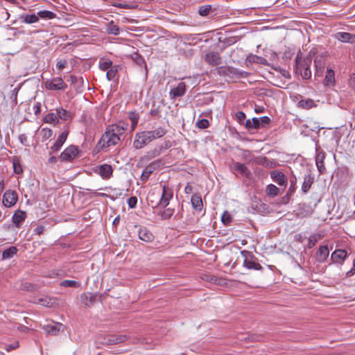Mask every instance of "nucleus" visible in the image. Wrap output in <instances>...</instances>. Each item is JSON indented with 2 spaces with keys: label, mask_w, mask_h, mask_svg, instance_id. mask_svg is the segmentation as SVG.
Masks as SVG:
<instances>
[{
  "label": "nucleus",
  "mask_w": 355,
  "mask_h": 355,
  "mask_svg": "<svg viewBox=\"0 0 355 355\" xmlns=\"http://www.w3.org/2000/svg\"><path fill=\"white\" fill-rule=\"evenodd\" d=\"M139 238L145 242H151L154 240V235L146 229H140Z\"/></svg>",
  "instance_id": "nucleus-32"
},
{
  "label": "nucleus",
  "mask_w": 355,
  "mask_h": 355,
  "mask_svg": "<svg viewBox=\"0 0 355 355\" xmlns=\"http://www.w3.org/2000/svg\"><path fill=\"white\" fill-rule=\"evenodd\" d=\"M215 70L219 76L227 77L230 79L246 78L249 75L248 72L230 66L218 67Z\"/></svg>",
  "instance_id": "nucleus-2"
},
{
  "label": "nucleus",
  "mask_w": 355,
  "mask_h": 355,
  "mask_svg": "<svg viewBox=\"0 0 355 355\" xmlns=\"http://www.w3.org/2000/svg\"><path fill=\"white\" fill-rule=\"evenodd\" d=\"M336 37L342 42L355 43V35L349 33L339 32Z\"/></svg>",
  "instance_id": "nucleus-27"
},
{
  "label": "nucleus",
  "mask_w": 355,
  "mask_h": 355,
  "mask_svg": "<svg viewBox=\"0 0 355 355\" xmlns=\"http://www.w3.org/2000/svg\"><path fill=\"white\" fill-rule=\"evenodd\" d=\"M131 57L133 61L139 67H142L144 64H146L144 58L139 53H135L132 54Z\"/></svg>",
  "instance_id": "nucleus-50"
},
{
  "label": "nucleus",
  "mask_w": 355,
  "mask_h": 355,
  "mask_svg": "<svg viewBox=\"0 0 355 355\" xmlns=\"http://www.w3.org/2000/svg\"><path fill=\"white\" fill-rule=\"evenodd\" d=\"M60 285L64 287H78L80 283L73 280H64L60 283Z\"/></svg>",
  "instance_id": "nucleus-52"
},
{
  "label": "nucleus",
  "mask_w": 355,
  "mask_h": 355,
  "mask_svg": "<svg viewBox=\"0 0 355 355\" xmlns=\"http://www.w3.org/2000/svg\"><path fill=\"white\" fill-rule=\"evenodd\" d=\"M112 6L117 7V8H124V9H133L137 7V6H133V5L127 4V3H112Z\"/></svg>",
  "instance_id": "nucleus-58"
},
{
  "label": "nucleus",
  "mask_w": 355,
  "mask_h": 355,
  "mask_svg": "<svg viewBox=\"0 0 355 355\" xmlns=\"http://www.w3.org/2000/svg\"><path fill=\"white\" fill-rule=\"evenodd\" d=\"M81 302L87 306H90L94 304L96 300V294L83 293L80 295Z\"/></svg>",
  "instance_id": "nucleus-28"
},
{
  "label": "nucleus",
  "mask_w": 355,
  "mask_h": 355,
  "mask_svg": "<svg viewBox=\"0 0 355 355\" xmlns=\"http://www.w3.org/2000/svg\"><path fill=\"white\" fill-rule=\"evenodd\" d=\"M26 218V213L22 210L15 211L12 218V222H23Z\"/></svg>",
  "instance_id": "nucleus-40"
},
{
  "label": "nucleus",
  "mask_w": 355,
  "mask_h": 355,
  "mask_svg": "<svg viewBox=\"0 0 355 355\" xmlns=\"http://www.w3.org/2000/svg\"><path fill=\"white\" fill-rule=\"evenodd\" d=\"M191 205L193 208L196 211H201L203 207L201 196L198 193H194L191 196Z\"/></svg>",
  "instance_id": "nucleus-29"
},
{
  "label": "nucleus",
  "mask_w": 355,
  "mask_h": 355,
  "mask_svg": "<svg viewBox=\"0 0 355 355\" xmlns=\"http://www.w3.org/2000/svg\"><path fill=\"white\" fill-rule=\"evenodd\" d=\"M18 195L15 191L7 190L3 195L2 202L6 207H10L16 204Z\"/></svg>",
  "instance_id": "nucleus-10"
},
{
  "label": "nucleus",
  "mask_w": 355,
  "mask_h": 355,
  "mask_svg": "<svg viewBox=\"0 0 355 355\" xmlns=\"http://www.w3.org/2000/svg\"><path fill=\"white\" fill-rule=\"evenodd\" d=\"M94 171L98 173L103 179L108 180L112 175L113 168L111 165L104 164L96 166Z\"/></svg>",
  "instance_id": "nucleus-14"
},
{
  "label": "nucleus",
  "mask_w": 355,
  "mask_h": 355,
  "mask_svg": "<svg viewBox=\"0 0 355 355\" xmlns=\"http://www.w3.org/2000/svg\"><path fill=\"white\" fill-rule=\"evenodd\" d=\"M243 265L245 268L250 270H261L262 266L256 261V259L254 257L250 258H245L243 262Z\"/></svg>",
  "instance_id": "nucleus-26"
},
{
  "label": "nucleus",
  "mask_w": 355,
  "mask_h": 355,
  "mask_svg": "<svg viewBox=\"0 0 355 355\" xmlns=\"http://www.w3.org/2000/svg\"><path fill=\"white\" fill-rule=\"evenodd\" d=\"M235 116H236V119L237 121L240 124H244L245 125L244 120H245L246 116H245V114L243 112L238 111L235 114Z\"/></svg>",
  "instance_id": "nucleus-54"
},
{
  "label": "nucleus",
  "mask_w": 355,
  "mask_h": 355,
  "mask_svg": "<svg viewBox=\"0 0 355 355\" xmlns=\"http://www.w3.org/2000/svg\"><path fill=\"white\" fill-rule=\"evenodd\" d=\"M314 182V176L311 174V172H308L304 175V182L302 185V191L303 193L306 194L311 189L312 184Z\"/></svg>",
  "instance_id": "nucleus-19"
},
{
  "label": "nucleus",
  "mask_w": 355,
  "mask_h": 355,
  "mask_svg": "<svg viewBox=\"0 0 355 355\" xmlns=\"http://www.w3.org/2000/svg\"><path fill=\"white\" fill-rule=\"evenodd\" d=\"M270 175L272 180L279 186H283L284 188L286 187L288 179L282 171L277 170L271 171Z\"/></svg>",
  "instance_id": "nucleus-13"
},
{
  "label": "nucleus",
  "mask_w": 355,
  "mask_h": 355,
  "mask_svg": "<svg viewBox=\"0 0 355 355\" xmlns=\"http://www.w3.org/2000/svg\"><path fill=\"white\" fill-rule=\"evenodd\" d=\"M12 165H13V169L14 172L16 174H20L23 172L22 166L20 164L19 159L18 157H15L12 159Z\"/></svg>",
  "instance_id": "nucleus-49"
},
{
  "label": "nucleus",
  "mask_w": 355,
  "mask_h": 355,
  "mask_svg": "<svg viewBox=\"0 0 355 355\" xmlns=\"http://www.w3.org/2000/svg\"><path fill=\"white\" fill-rule=\"evenodd\" d=\"M354 275H355V259H354L353 261V267L346 272V277H351Z\"/></svg>",
  "instance_id": "nucleus-64"
},
{
  "label": "nucleus",
  "mask_w": 355,
  "mask_h": 355,
  "mask_svg": "<svg viewBox=\"0 0 355 355\" xmlns=\"http://www.w3.org/2000/svg\"><path fill=\"white\" fill-rule=\"evenodd\" d=\"M38 303L44 306L49 307L51 306L53 302H52V300L48 297L44 298H40L38 300Z\"/></svg>",
  "instance_id": "nucleus-53"
},
{
  "label": "nucleus",
  "mask_w": 355,
  "mask_h": 355,
  "mask_svg": "<svg viewBox=\"0 0 355 355\" xmlns=\"http://www.w3.org/2000/svg\"><path fill=\"white\" fill-rule=\"evenodd\" d=\"M247 61L250 63H257L266 66H268L269 64L267 60L261 56H259L257 55H250L247 57Z\"/></svg>",
  "instance_id": "nucleus-33"
},
{
  "label": "nucleus",
  "mask_w": 355,
  "mask_h": 355,
  "mask_svg": "<svg viewBox=\"0 0 355 355\" xmlns=\"http://www.w3.org/2000/svg\"><path fill=\"white\" fill-rule=\"evenodd\" d=\"M327 53L324 52L320 55L315 56L314 59L315 64V77H320L322 76L325 64H326V57Z\"/></svg>",
  "instance_id": "nucleus-8"
},
{
  "label": "nucleus",
  "mask_w": 355,
  "mask_h": 355,
  "mask_svg": "<svg viewBox=\"0 0 355 355\" xmlns=\"http://www.w3.org/2000/svg\"><path fill=\"white\" fill-rule=\"evenodd\" d=\"M325 155V153L323 150H316L315 164L320 174H324L326 171V168L324 164Z\"/></svg>",
  "instance_id": "nucleus-16"
},
{
  "label": "nucleus",
  "mask_w": 355,
  "mask_h": 355,
  "mask_svg": "<svg viewBox=\"0 0 355 355\" xmlns=\"http://www.w3.org/2000/svg\"><path fill=\"white\" fill-rule=\"evenodd\" d=\"M96 214L97 216L99 215V211L96 209H93L87 211L84 214V220H91L92 218V215Z\"/></svg>",
  "instance_id": "nucleus-59"
},
{
  "label": "nucleus",
  "mask_w": 355,
  "mask_h": 355,
  "mask_svg": "<svg viewBox=\"0 0 355 355\" xmlns=\"http://www.w3.org/2000/svg\"><path fill=\"white\" fill-rule=\"evenodd\" d=\"M164 106V103L160 102L157 105H156V103L153 102L152 104L153 108L150 111V114L152 116L160 117L162 112V107Z\"/></svg>",
  "instance_id": "nucleus-35"
},
{
  "label": "nucleus",
  "mask_w": 355,
  "mask_h": 355,
  "mask_svg": "<svg viewBox=\"0 0 355 355\" xmlns=\"http://www.w3.org/2000/svg\"><path fill=\"white\" fill-rule=\"evenodd\" d=\"M19 140L20 141V143L24 146H28V138L26 137V135L25 134H21L19 135Z\"/></svg>",
  "instance_id": "nucleus-63"
},
{
  "label": "nucleus",
  "mask_w": 355,
  "mask_h": 355,
  "mask_svg": "<svg viewBox=\"0 0 355 355\" xmlns=\"http://www.w3.org/2000/svg\"><path fill=\"white\" fill-rule=\"evenodd\" d=\"M147 132L151 139V141H153L155 139H159V138H162V137H164L166 134L167 130L165 128L160 126V127L156 128L155 130H147Z\"/></svg>",
  "instance_id": "nucleus-25"
},
{
  "label": "nucleus",
  "mask_w": 355,
  "mask_h": 355,
  "mask_svg": "<svg viewBox=\"0 0 355 355\" xmlns=\"http://www.w3.org/2000/svg\"><path fill=\"white\" fill-rule=\"evenodd\" d=\"M20 19L26 24H33L39 21L37 14L22 15L20 16Z\"/></svg>",
  "instance_id": "nucleus-38"
},
{
  "label": "nucleus",
  "mask_w": 355,
  "mask_h": 355,
  "mask_svg": "<svg viewBox=\"0 0 355 355\" xmlns=\"http://www.w3.org/2000/svg\"><path fill=\"white\" fill-rule=\"evenodd\" d=\"M221 222H230L232 220V216L227 211H225L221 216Z\"/></svg>",
  "instance_id": "nucleus-61"
},
{
  "label": "nucleus",
  "mask_w": 355,
  "mask_h": 355,
  "mask_svg": "<svg viewBox=\"0 0 355 355\" xmlns=\"http://www.w3.org/2000/svg\"><path fill=\"white\" fill-rule=\"evenodd\" d=\"M161 160L157 159L152 162L146 166L141 173L140 180L143 182H146L148 180L150 175L159 166Z\"/></svg>",
  "instance_id": "nucleus-11"
},
{
  "label": "nucleus",
  "mask_w": 355,
  "mask_h": 355,
  "mask_svg": "<svg viewBox=\"0 0 355 355\" xmlns=\"http://www.w3.org/2000/svg\"><path fill=\"white\" fill-rule=\"evenodd\" d=\"M128 204L130 208H135L137 204V198L136 196H131L128 200Z\"/></svg>",
  "instance_id": "nucleus-60"
},
{
  "label": "nucleus",
  "mask_w": 355,
  "mask_h": 355,
  "mask_svg": "<svg viewBox=\"0 0 355 355\" xmlns=\"http://www.w3.org/2000/svg\"><path fill=\"white\" fill-rule=\"evenodd\" d=\"M211 10V5H204L199 8L198 13L202 17L207 16Z\"/></svg>",
  "instance_id": "nucleus-51"
},
{
  "label": "nucleus",
  "mask_w": 355,
  "mask_h": 355,
  "mask_svg": "<svg viewBox=\"0 0 355 355\" xmlns=\"http://www.w3.org/2000/svg\"><path fill=\"white\" fill-rule=\"evenodd\" d=\"M42 135L43 139H48L53 135V131L49 128H43L42 130Z\"/></svg>",
  "instance_id": "nucleus-57"
},
{
  "label": "nucleus",
  "mask_w": 355,
  "mask_h": 355,
  "mask_svg": "<svg viewBox=\"0 0 355 355\" xmlns=\"http://www.w3.org/2000/svg\"><path fill=\"white\" fill-rule=\"evenodd\" d=\"M151 139L147 131L137 132L133 141L135 149H141L151 142Z\"/></svg>",
  "instance_id": "nucleus-7"
},
{
  "label": "nucleus",
  "mask_w": 355,
  "mask_h": 355,
  "mask_svg": "<svg viewBox=\"0 0 355 355\" xmlns=\"http://www.w3.org/2000/svg\"><path fill=\"white\" fill-rule=\"evenodd\" d=\"M196 125L198 128H199L200 129H205L209 127V123L207 119H202L199 120L196 123Z\"/></svg>",
  "instance_id": "nucleus-55"
},
{
  "label": "nucleus",
  "mask_w": 355,
  "mask_h": 355,
  "mask_svg": "<svg viewBox=\"0 0 355 355\" xmlns=\"http://www.w3.org/2000/svg\"><path fill=\"white\" fill-rule=\"evenodd\" d=\"M78 152L77 146L71 145L60 154V159L62 162H71L77 157Z\"/></svg>",
  "instance_id": "nucleus-9"
},
{
  "label": "nucleus",
  "mask_w": 355,
  "mask_h": 355,
  "mask_svg": "<svg viewBox=\"0 0 355 355\" xmlns=\"http://www.w3.org/2000/svg\"><path fill=\"white\" fill-rule=\"evenodd\" d=\"M322 235L321 234H314L309 236V242H308V248L309 249L313 248L316 243L322 238Z\"/></svg>",
  "instance_id": "nucleus-42"
},
{
  "label": "nucleus",
  "mask_w": 355,
  "mask_h": 355,
  "mask_svg": "<svg viewBox=\"0 0 355 355\" xmlns=\"http://www.w3.org/2000/svg\"><path fill=\"white\" fill-rule=\"evenodd\" d=\"M312 58L310 56L303 58L302 53L299 51L295 59V71L298 75H300L302 79L309 80L311 77V71L310 66Z\"/></svg>",
  "instance_id": "nucleus-1"
},
{
  "label": "nucleus",
  "mask_w": 355,
  "mask_h": 355,
  "mask_svg": "<svg viewBox=\"0 0 355 355\" xmlns=\"http://www.w3.org/2000/svg\"><path fill=\"white\" fill-rule=\"evenodd\" d=\"M38 18L51 19L56 17V15L49 10H41L37 12Z\"/></svg>",
  "instance_id": "nucleus-46"
},
{
  "label": "nucleus",
  "mask_w": 355,
  "mask_h": 355,
  "mask_svg": "<svg viewBox=\"0 0 355 355\" xmlns=\"http://www.w3.org/2000/svg\"><path fill=\"white\" fill-rule=\"evenodd\" d=\"M67 65V61L66 60H60L57 62L56 67L59 70H62Z\"/></svg>",
  "instance_id": "nucleus-62"
},
{
  "label": "nucleus",
  "mask_w": 355,
  "mask_h": 355,
  "mask_svg": "<svg viewBox=\"0 0 355 355\" xmlns=\"http://www.w3.org/2000/svg\"><path fill=\"white\" fill-rule=\"evenodd\" d=\"M329 250L327 246L322 245L319 248L316 254H315V259L318 262H324L326 261L327 257H329Z\"/></svg>",
  "instance_id": "nucleus-24"
},
{
  "label": "nucleus",
  "mask_w": 355,
  "mask_h": 355,
  "mask_svg": "<svg viewBox=\"0 0 355 355\" xmlns=\"http://www.w3.org/2000/svg\"><path fill=\"white\" fill-rule=\"evenodd\" d=\"M46 334L56 336L60 331H64V326L60 322H52L50 324L44 325L43 327Z\"/></svg>",
  "instance_id": "nucleus-12"
},
{
  "label": "nucleus",
  "mask_w": 355,
  "mask_h": 355,
  "mask_svg": "<svg viewBox=\"0 0 355 355\" xmlns=\"http://www.w3.org/2000/svg\"><path fill=\"white\" fill-rule=\"evenodd\" d=\"M113 66V62L110 60H106L105 58L100 59L99 61V69L102 71H106L110 69Z\"/></svg>",
  "instance_id": "nucleus-41"
},
{
  "label": "nucleus",
  "mask_w": 355,
  "mask_h": 355,
  "mask_svg": "<svg viewBox=\"0 0 355 355\" xmlns=\"http://www.w3.org/2000/svg\"><path fill=\"white\" fill-rule=\"evenodd\" d=\"M298 107L304 110H309L313 107H315L317 106V104L315 103V101L313 99L311 98H306V99H302L297 103Z\"/></svg>",
  "instance_id": "nucleus-30"
},
{
  "label": "nucleus",
  "mask_w": 355,
  "mask_h": 355,
  "mask_svg": "<svg viewBox=\"0 0 355 355\" xmlns=\"http://www.w3.org/2000/svg\"><path fill=\"white\" fill-rule=\"evenodd\" d=\"M68 135L69 130H64L58 136L55 144L51 147V152L55 153L60 150V148L66 141Z\"/></svg>",
  "instance_id": "nucleus-17"
},
{
  "label": "nucleus",
  "mask_w": 355,
  "mask_h": 355,
  "mask_svg": "<svg viewBox=\"0 0 355 355\" xmlns=\"http://www.w3.org/2000/svg\"><path fill=\"white\" fill-rule=\"evenodd\" d=\"M118 65H113L110 69L107 70L106 77L108 80H112L115 78L118 72Z\"/></svg>",
  "instance_id": "nucleus-48"
},
{
  "label": "nucleus",
  "mask_w": 355,
  "mask_h": 355,
  "mask_svg": "<svg viewBox=\"0 0 355 355\" xmlns=\"http://www.w3.org/2000/svg\"><path fill=\"white\" fill-rule=\"evenodd\" d=\"M347 252L344 250H336L331 256V259L334 263H341L347 257Z\"/></svg>",
  "instance_id": "nucleus-23"
},
{
  "label": "nucleus",
  "mask_w": 355,
  "mask_h": 355,
  "mask_svg": "<svg viewBox=\"0 0 355 355\" xmlns=\"http://www.w3.org/2000/svg\"><path fill=\"white\" fill-rule=\"evenodd\" d=\"M128 116L131 121V128L132 130H134L138 123L139 114L136 112H130L128 113Z\"/></svg>",
  "instance_id": "nucleus-43"
},
{
  "label": "nucleus",
  "mask_w": 355,
  "mask_h": 355,
  "mask_svg": "<svg viewBox=\"0 0 355 355\" xmlns=\"http://www.w3.org/2000/svg\"><path fill=\"white\" fill-rule=\"evenodd\" d=\"M120 138L111 132L109 128H107L105 132L102 135L101 139L98 142V146L101 148H108L111 146L116 145L120 141Z\"/></svg>",
  "instance_id": "nucleus-3"
},
{
  "label": "nucleus",
  "mask_w": 355,
  "mask_h": 355,
  "mask_svg": "<svg viewBox=\"0 0 355 355\" xmlns=\"http://www.w3.org/2000/svg\"><path fill=\"white\" fill-rule=\"evenodd\" d=\"M128 124L125 123H119L116 124H112L108 127L111 132H113L114 135H116L120 139L123 136L127 129Z\"/></svg>",
  "instance_id": "nucleus-22"
},
{
  "label": "nucleus",
  "mask_w": 355,
  "mask_h": 355,
  "mask_svg": "<svg viewBox=\"0 0 355 355\" xmlns=\"http://www.w3.org/2000/svg\"><path fill=\"white\" fill-rule=\"evenodd\" d=\"M289 182H290V187L288 188V190L287 192H288V194H294L297 189V179L295 175H294L293 173H291V175L289 178Z\"/></svg>",
  "instance_id": "nucleus-39"
},
{
  "label": "nucleus",
  "mask_w": 355,
  "mask_h": 355,
  "mask_svg": "<svg viewBox=\"0 0 355 355\" xmlns=\"http://www.w3.org/2000/svg\"><path fill=\"white\" fill-rule=\"evenodd\" d=\"M45 123L57 124L59 123V120L56 115V113H49L44 119Z\"/></svg>",
  "instance_id": "nucleus-47"
},
{
  "label": "nucleus",
  "mask_w": 355,
  "mask_h": 355,
  "mask_svg": "<svg viewBox=\"0 0 355 355\" xmlns=\"http://www.w3.org/2000/svg\"><path fill=\"white\" fill-rule=\"evenodd\" d=\"M270 121H271L270 119L267 116L260 117L259 123H260L261 128H266L270 123Z\"/></svg>",
  "instance_id": "nucleus-56"
},
{
  "label": "nucleus",
  "mask_w": 355,
  "mask_h": 355,
  "mask_svg": "<svg viewBox=\"0 0 355 355\" xmlns=\"http://www.w3.org/2000/svg\"><path fill=\"white\" fill-rule=\"evenodd\" d=\"M279 193V189L275 185L270 184L267 186L266 193L269 196H277Z\"/></svg>",
  "instance_id": "nucleus-45"
},
{
  "label": "nucleus",
  "mask_w": 355,
  "mask_h": 355,
  "mask_svg": "<svg viewBox=\"0 0 355 355\" xmlns=\"http://www.w3.org/2000/svg\"><path fill=\"white\" fill-rule=\"evenodd\" d=\"M260 118L253 117L252 120L248 119L245 122V127L249 130H259L261 128L260 126Z\"/></svg>",
  "instance_id": "nucleus-31"
},
{
  "label": "nucleus",
  "mask_w": 355,
  "mask_h": 355,
  "mask_svg": "<svg viewBox=\"0 0 355 355\" xmlns=\"http://www.w3.org/2000/svg\"><path fill=\"white\" fill-rule=\"evenodd\" d=\"M171 146V141H164L162 144L155 146L154 148L146 152L142 159L145 161H150L159 156L164 151L170 148Z\"/></svg>",
  "instance_id": "nucleus-4"
},
{
  "label": "nucleus",
  "mask_w": 355,
  "mask_h": 355,
  "mask_svg": "<svg viewBox=\"0 0 355 355\" xmlns=\"http://www.w3.org/2000/svg\"><path fill=\"white\" fill-rule=\"evenodd\" d=\"M129 336L125 334L121 335H107L103 337L99 338L100 343L102 345H116L121 343H123L128 340Z\"/></svg>",
  "instance_id": "nucleus-6"
},
{
  "label": "nucleus",
  "mask_w": 355,
  "mask_h": 355,
  "mask_svg": "<svg viewBox=\"0 0 355 355\" xmlns=\"http://www.w3.org/2000/svg\"><path fill=\"white\" fill-rule=\"evenodd\" d=\"M56 115L58 119L62 121H67L71 118L70 113L62 107H60L55 110Z\"/></svg>",
  "instance_id": "nucleus-36"
},
{
  "label": "nucleus",
  "mask_w": 355,
  "mask_h": 355,
  "mask_svg": "<svg viewBox=\"0 0 355 355\" xmlns=\"http://www.w3.org/2000/svg\"><path fill=\"white\" fill-rule=\"evenodd\" d=\"M335 83V73L334 71L331 69H327L326 72L325 78L324 80V84L325 86H331L334 85Z\"/></svg>",
  "instance_id": "nucleus-34"
},
{
  "label": "nucleus",
  "mask_w": 355,
  "mask_h": 355,
  "mask_svg": "<svg viewBox=\"0 0 355 355\" xmlns=\"http://www.w3.org/2000/svg\"><path fill=\"white\" fill-rule=\"evenodd\" d=\"M17 252L16 247L12 246L5 250L2 253V258L3 259H10Z\"/></svg>",
  "instance_id": "nucleus-44"
},
{
  "label": "nucleus",
  "mask_w": 355,
  "mask_h": 355,
  "mask_svg": "<svg viewBox=\"0 0 355 355\" xmlns=\"http://www.w3.org/2000/svg\"><path fill=\"white\" fill-rule=\"evenodd\" d=\"M106 32L110 35H119L120 33L119 27L113 21H111L107 25Z\"/></svg>",
  "instance_id": "nucleus-37"
},
{
  "label": "nucleus",
  "mask_w": 355,
  "mask_h": 355,
  "mask_svg": "<svg viewBox=\"0 0 355 355\" xmlns=\"http://www.w3.org/2000/svg\"><path fill=\"white\" fill-rule=\"evenodd\" d=\"M172 197L173 191L171 189L164 185L162 189V193L159 201V205L162 207H166Z\"/></svg>",
  "instance_id": "nucleus-18"
},
{
  "label": "nucleus",
  "mask_w": 355,
  "mask_h": 355,
  "mask_svg": "<svg viewBox=\"0 0 355 355\" xmlns=\"http://www.w3.org/2000/svg\"><path fill=\"white\" fill-rule=\"evenodd\" d=\"M232 168L245 178H250L252 176L251 172L244 164L234 162L233 163Z\"/></svg>",
  "instance_id": "nucleus-21"
},
{
  "label": "nucleus",
  "mask_w": 355,
  "mask_h": 355,
  "mask_svg": "<svg viewBox=\"0 0 355 355\" xmlns=\"http://www.w3.org/2000/svg\"><path fill=\"white\" fill-rule=\"evenodd\" d=\"M205 61L211 66H218L221 63V58L218 52L210 51L205 55Z\"/></svg>",
  "instance_id": "nucleus-15"
},
{
  "label": "nucleus",
  "mask_w": 355,
  "mask_h": 355,
  "mask_svg": "<svg viewBox=\"0 0 355 355\" xmlns=\"http://www.w3.org/2000/svg\"><path fill=\"white\" fill-rule=\"evenodd\" d=\"M44 85L46 89L52 91H64L67 88V85L61 77L48 79L45 81Z\"/></svg>",
  "instance_id": "nucleus-5"
},
{
  "label": "nucleus",
  "mask_w": 355,
  "mask_h": 355,
  "mask_svg": "<svg viewBox=\"0 0 355 355\" xmlns=\"http://www.w3.org/2000/svg\"><path fill=\"white\" fill-rule=\"evenodd\" d=\"M186 92V84L184 82L178 83V86L172 89L170 92L171 98H176L184 95Z\"/></svg>",
  "instance_id": "nucleus-20"
}]
</instances>
